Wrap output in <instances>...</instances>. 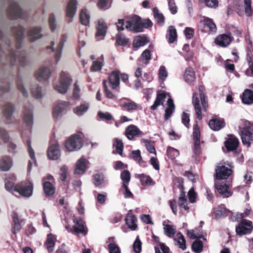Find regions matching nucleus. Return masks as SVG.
Listing matches in <instances>:
<instances>
[{
    "mask_svg": "<svg viewBox=\"0 0 253 253\" xmlns=\"http://www.w3.org/2000/svg\"><path fill=\"white\" fill-rule=\"evenodd\" d=\"M27 144L28 148V153L31 159L28 164V171L30 172L33 167L37 166V161L35 158V152L31 147V142L30 140L27 141Z\"/></svg>",
    "mask_w": 253,
    "mask_h": 253,
    "instance_id": "21",
    "label": "nucleus"
},
{
    "mask_svg": "<svg viewBox=\"0 0 253 253\" xmlns=\"http://www.w3.org/2000/svg\"><path fill=\"white\" fill-rule=\"evenodd\" d=\"M47 156L51 160H58L61 156L59 144L57 142L52 144L47 150Z\"/></svg>",
    "mask_w": 253,
    "mask_h": 253,
    "instance_id": "13",
    "label": "nucleus"
},
{
    "mask_svg": "<svg viewBox=\"0 0 253 253\" xmlns=\"http://www.w3.org/2000/svg\"><path fill=\"white\" fill-rule=\"evenodd\" d=\"M141 133L138 128L134 125L128 126L126 129L125 134L128 139H132L134 136Z\"/></svg>",
    "mask_w": 253,
    "mask_h": 253,
    "instance_id": "25",
    "label": "nucleus"
},
{
    "mask_svg": "<svg viewBox=\"0 0 253 253\" xmlns=\"http://www.w3.org/2000/svg\"><path fill=\"white\" fill-rule=\"evenodd\" d=\"M77 4V0H69L67 4L65 9V15L69 23L72 21L73 18L76 14Z\"/></svg>",
    "mask_w": 253,
    "mask_h": 253,
    "instance_id": "9",
    "label": "nucleus"
},
{
    "mask_svg": "<svg viewBox=\"0 0 253 253\" xmlns=\"http://www.w3.org/2000/svg\"><path fill=\"white\" fill-rule=\"evenodd\" d=\"M90 108V104L86 102L81 103L80 105L73 109L74 113L77 116L81 117L87 112Z\"/></svg>",
    "mask_w": 253,
    "mask_h": 253,
    "instance_id": "22",
    "label": "nucleus"
},
{
    "mask_svg": "<svg viewBox=\"0 0 253 253\" xmlns=\"http://www.w3.org/2000/svg\"><path fill=\"white\" fill-rule=\"evenodd\" d=\"M245 13L247 16H250L253 12L251 8V0H244Z\"/></svg>",
    "mask_w": 253,
    "mask_h": 253,
    "instance_id": "56",
    "label": "nucleus"
},
{
    "mask_svg": "<svg viewBox=\"0 0 253 253\" xmlns=\"http://www.w3.org/2000/svg\"><path fill=\"white\" fill-rule=\"evenodd\" d=\"M51 71L49 67L42 66L35 72L36 78L40 82H46L51 76Z\"/></svg>",
    "mask_w": 253,
    "mask_h": 253,
    "instance_id": "11",
    "label": "nucleus"
},
{
    "mask_svg": "<svg viewBox=\"0 0 253 253\" xmlns=\"http://www.w3.org/2000/svg\"><path fill=\"white\" fill-rule=\"evenodd\" d=\"M178 206L183 208L185 211H188L189 210V208L187 206V200L184 192H182L180 195L178 199Z\"/></svg>",
    "mask_w": 253,
    "mask_h": 253,
    "instance_id": "47",
    "label": "nucleus"
},
{
    "mask_svg": "<svg viewBox=\"0 0 253 253\" xmlns=\"http://www.w3.org/2000/svg\"><path fill=\"white\" fill-rule=\"evenodd\" d=\"M110 87L113 89H117L120 85V72L113 71L108 78Z\"/></svg>",
    "mask_w": 253,
    "mask_h": 253,
    "instance_id": "18",
    "label": "nucleus"
},
{
    "mask_svg": "<svg viewBox=\"0 0 253 253\" xmlns=\"http://www.w3.org/2000/svg\"><path fill=\"white\" fill-rule=\"evenodd\" d=\"M98 116L102 120L109 121L112 119L111 115L108 112H98Z\"/></svg>",
    "mask_w": 253,
    "mask_h": 253,
    "instance_id": "64",
    "label": "nucleus"
},
{
    "mask_svg": "<svg viewBox=\"0 0 253 253\" xmlns=\"http://www.w3.org/2000/svg\"><path fill=\"white\" fill-rule=\"evenodd\" d=\"M104 183V178L102 175L96 174L94 176V184L96 186L101 185Z\"/></svg>",
    "mask_w": 253,
    "mask_h": 253,
    "instance_id": "58",
    "label": "nucleus"
},
{
    "mask_svg": "<svg viewBox=\"0 0 253 253\" xmlns=\"http://www.w3.org/2000/svg\"><path fill=\"white\" fill-rule=\"evenodd\" d=\"M232 39L230 36L226 34L220 35L215 40V43L221 47H226L229 45Z\"/></svg>",
    "mask_w": 253,
    "mask_h": 253,
    "instance_id": "23",
    "label": "nucleus"
},
{
    "mask_svg": "<svg viewBox=\"0 0 253 253\" xmlns=\"http://www.w3.org/2000/svg\"><path fill=\"white\" fill-rule=\"evenodd\" d=\"M14 191L19 193L22 196L30 197L33 193V185L29 180L22 182L14 187Z\"/></svg>",
    "mask_w": 253,
    "mask_h": 253,
    "instance_id": "7",
    "label": "nucleus"
},
{
    "mask_svg": "<svg viewBox=\"0 0 253 253\" xmlns=\"http://www.w3.org/2000/svg\"><path fill=\"white\" fill-rule=\"evenodd\" d=\"M167 105V107L165 110V118L166 120H168L173 114L175 109L173 101L170 97L168 98Z\"/></svg>",
    "mask_w": 253,
    "mask_h": 253,
    "instance_id": "30",
    "label": "nucleus"
},
{
    "mask_svg": "<svg viewBox=\"0 0 253 253\" xmlns=\"http://www.w3.org/2000/svg\"><path fill=\"white\" fill-rule=\"evenodd\" d=\"M154 17L157 22L161 26H162L165 22V18L162 13L159 12L157 8H154L153 9Z\"/></svg>",
    "mask_w": 253,
    "mask_h": 253,
    "instance_id": "46",
    "label": "nucleus"
},
{
    "mask_svg": "<svg viewBox=\"0 0 253 253\" xmlns=\"http://www.w3.org/2000/svg\"><path fill=\"white\" fill-rule=\"evenodd\" d=\"M167 154L169 157L171 159H174L179 155V151L171 147H169L168 148Z\"/></svg>",
    "mask_w": 253,
    "mask_h": 253,
    "instance_id": "51",
    "label": "nucleus"
},
{
    "mask_svg": "<svg viewBox=\"0 0 253 253\" xmlns=\"http://www.w3.org/2000/svg\"><path fill=\"white\" fill-rule=\"evenodd\" d=\"M107 30L106 23L102 20L98 21L96 25L95 37L98 40H103L105 36Z\"/></svg>",
    "mask_w": 253,
    "mask_h": 253,
    "instance_id": "16",
    "label": "nucleus"
},
{
    "mask_svg": "<svg viewBox=\"0 0 253 253\" xmlns=\"http://www.w3.org/2000/svg\"><path fill=\"white\" fill-rule=\"evenodd\" d=\"M210 127L214 130H219L225 126V123L223 120L213 119L209 123Z\"/></svg>",
    "mask_w": 253,
    "mask_h": 253,
    "instance_id": "28",
    "label": "nucleus"
},
{
    "mask_svg": "<svg viewBox=\"0 0 253 253\" xmlns=\"http://www.w3.org/2000/svg\"><path fill=\"white\" fill-rule=\"evenodd\" d=\"M12 220L13 222V232L16 233L21 229L22 220L19 218L18 214L16 212H14L13 214Z\"/></svg>",
    "mask_w": 253,
    "mask_h": 253,
    "instance_id": "35",
    "label": "nucleus"
},
{
    "mask_svg": "<svg viewBox=\"0 0 253 253\" xmlns=\"http://www.w3.org/2000/svg\"><path fill=\"white\" fill-rule=\"evenodd\" d=\"M131 158L139 163L142 161V158L139 150L133 151L131 152Z\"/></svg>",
    "mask_w": 253,
    "mask_h": 253,
    "instance_id": "63",
    "label": "nucleus"
},
{
    "mask_svg": "<svg viewBox=\"0 0 253 253\" xmlns=\"http://www.w3.org/2000/svg\"><path fill=\"white\" fill-rule=\"evenodd\" d=\"M167 94L165 92L159 93L157 95L156 100L154 102V104L151 106L152 110H155L156 108L161 104H163V101L165 98H166Z\"/></svg>",
    "mask_w": 253,
    "mask_h": 253,
    "instance_id": "44",
    "label": "nucleus"
},
{
    "mask_svg": "<svg viewBox=\"0 0 253 253\" xmlns=\"http://www.w3.org/2000/svg\"><path fill=\"white\" fill-rule=\"evenodd\" d=\"M214 185L216 191L223 198H228L232 195V192L229 185L217 180H215Z\"/></svg>",
    "mask_w": 253,
    "mask_h": 253,
    "instance_id": "12",
    "label": "nucleus"
},
{
    "mask_svg": "<svg viewBox=\"0 0 253 253\" xmlns=\"http://www.w3.org/2000/svg\"><path fill=\"white\" fill-rule=\"evenodd\" d=\"M125 220L126 224L129 228L131 230H135L136 229V219L131 211H129L127 214Z\"/></svg>",
    "mask_w": 253,
    "mask_h": 253,
    "instance_id": "26",
    "label": "nucleus"
},
{
    "mask_svg": "<svg viewBox=\"0 0 253 253\" xmlns=\"http://www.w3.org/2000/svg\"><path fill=\"white\" fill-rule=\"evenodd\" d=\"M126 29L138 33L142 31V21L140 18L134 15L126 22Z\"/></svg>",
    "mask_w": 253,
    "mask_h": 253,
    "instance_id": "8",
    "label": "nucleus"
},
{
    "mask_svg": "<svg viewBox=\"0 0 253 253\" xmlns=\"http://www.w3.org/2000/svg\"><path fill=\"white\" fill-rule=\"evenodd\" d=\"M70 108V103L68 101L58 100L56 101L53 107L52 117L56 121L60 120L65 115L68 109Z\"/></svg>",
    "mask_w": 253,
    "mask_h": 253,
    "instance_id": "2",
    "label": "nucleus"
},
{
    "mask_svg": "<svg viewBox=\"0 0 253 253\" xmlns=\"http://www.w3.org/2000/svg\"><path fill=\"white\" fill-rule=\"evenodd\" d=\"M192 249L196 253H200L203 249V244L201 241L194 242L192 244Z\"/></svg>",
    "mask_w": 253,
    "mask_h": 253,
    "instance_id": "61",
    "label": "nucleus"
},
{
    "mask_svg": "<svg viewBox=\"0 0 253 253\" xmlns=\"http://www.w3.org/2000/svg\"><path fill=\"white\" fill-rule=\"evenodd\" d=\"M116 42L118 44L122 46L126 45L128 42V40L121 34H118L116 37Z\"/></svg>",
    "mask_w": 253,
    "mask_h": 253,
    "instance_id": "53",
    "label": "nucleus"
},
{
    "mask_svg": "<svg viewBox=\"0 0 253 253\" xmlns=\"http://www.w3.org/2000/svg\"><path fill=\"white\" fill-rule=\"evenodd\" d=\"M14 111V107L12 104L7 103L5 105L4 109V114L5 117L9 118L11 117Z\"/></svg>",
    "mask_w": 253,
    "mask_h": 253,
    "instance_id": "52",
    "label": "nucleus"
},
{
    "mask_svg": "<svg viewBox=\"0 0 253 253\" xmlns=\"http://www.w3.org/2000/svg\"><path fill=\"white\" fill-rule=\"evenodd\" d=\"M193 136L194 139V151L198 154L200 149V131L197 124L194 126Z\"/></svg>",
    "mask_w": 253,
    "mask_h": 253,
    "instance_id": "19",
    "label": "nucleus"
},
{
    "mask_svg": "<svg viewBox=\"0 0 253 253\" xmlns=\"http://www.w3.org/2000/svg\"><path fill=\"white\" fill-rule=\"evenodd\" d=\"M238 139L233 135H229L225 143V147L228 151L236 149L238 145Z\"/></svg>",
    "mask_w": 253,
    "mask_h": 253,
    "instance_id": "24",
    "label": "nucleus"
},
{
    "mask_svg": "<svg viewBox=\"0 0 253 253\" xmlns=\"http://www.w3.org/2000/svg\"><path fill=\"white\" fill-rule=\"evenodd\" d=\"M135 175L137 178L140 179L143 185L151 186L154 184L153 180L149 176L143 174H137Z\"/></svg>",
    "mask_w": 253,
    "mask_h": 253,
    "instance_id": "37",
    "label": "nucleus"
},
{
    "mask_svg": "<svg viewBox=\"0 0 253 253\" xmlns=\"http://www.w3.org/2000/svg\"><path fill=\"white\" fill-rule=\"evenodd\" d=\"M13 161L12 158L8 156H4L0 159V170L8 171L12 168Z\"/></svg>",
    "mask_w": 253,
    "mask_h": 253,
    "instance_id": "20",
    "label": "nucleus"
},
{
    "mask_svg": "<svg viewBox=\"0 0 253 253\" xmlns=\"http://www.w3.org/2000/svg\"><path fill=\"white\" fill-rule=\"evenodd\" d=\"M174 240L180 249L182 250L186 249V241L181 233H178L176 234L174 237Z\"/></svg>",
    "mask_w": 253,
    "mask_h": 253,
    "instance_id": "39",
    "label": "nucleus"
},
{
    "mask_svg": "<svg viewBox=\"0 0 253 253\" xmlns=\"http://www.w3.org/2000/svg\"><path fill=\"white\" fill-rule=\"evenodd\" d=\"M142 243L138 237H137L133 245V248L135 253H140L141 251Z\"/></svg>",
    "mask_w": 253,
    "mask_h": 253,
    "instance_id": "57",
    "label": "nucleus"
},
{
    "mask_svg": "<svg viewBox=\"0 0 253 253\" xmlns=\"http://www.w3.org/2000/svg\"><path fill=\"white\" fill-rule=\"evenodd\" d=\"M67 36L65 35H62L60 38V42H59L57 47L54 49L53 48V46L54 45V42H52V46L50 47L53 49V51L55 52V59L56 62H58L61 59L62 56V51L64 44V42L66 41Z\"/></svg>",
    "mask_w": 253,
    "mask_h": 253,
    "instance_id": "15",
    "label": "nucleus"
},
{
    "mask_svg": "<svg viewBox=\"0 0 253 253\" xmlns=\"http://www.w3.org/2000/svg\"><path fill=\"white\" fill-rule=\"evenodd\" d=\"M149 42L147 38L137 36L133 40V45L134 47L138 48L145 45Z\"/></svg>",
    "mask_w": 253,
    "mask_h": 253,
    "instance_id": "41",
    "label": "nucleus"
},
{
    "mask_svg": "<svg viewBox=\"0 0 253 253\" xmlns=\"http://www.w3.org/2000/svg\"><path fill=\"white\" fill-rule=\"evenodd\" d=\"M253 228L251 221L243 220L236 228V232L237 234L242 235L250 233Z\"/></svg>",
    "mask_w": 253,
    "mask_h": 253,
    "instance_id": "14",
    "label": "nucleus"
},
{
    "mask_svg": "<svg viewBox=\"0 0 253 253\" xmlns=\"http://www.w3.org/2000/svg\"><path fill=\"white\" fill-rule=\"evenodd\" d=\"M42 180L44 193L47 196L52 195L55 191V187L50 182L45 181V178H43Z\"/></svg>",
    "mask_w": 253,
    "mask_h": 253,
    "instance_id": "31",
    "label": "nucleus"
},
{
    "mask_svg": "<svg viewBox=\"0 0 253 253\" xmlns=\"http://www.w3.org/2000/svg\"><path fill=\"white\" fill-rule=\"evenodd\" d=\"M242 101L244 104H252L253 103V91L249 89H245L243 93Z\"/></svg>",
    "mask_w": 253,
    "mask_h": 253,
    "instance_id": "33",
    "label": "nucleus"
},
{
    "mask_svg": "<svg viewBox=\"0 0 253 253\" xmlns=\"http://www.w3.org/2000/svg\"><path fill=\"white\" fill-rule=\"evenodd\" d=\"M74 225L72 228H70L69 226H66V229L69 232L75 233L78 235L82 234L83 235H85L87 234V229L84 225V222L81 220L74 219Z\"/></svg>",
    "mask_w": 253,
    "mask_h": 253,
    "instance_id": "10",
    "label": "nucleus"
},
{
    "mask_svg": "<svg viewBox=\"0 0 253 253\" xmlns=\"http://www.w3.org/2000/svg\"><path fill=\"white\" fill-rule=\"evenodd\" d=\"M88 163V161L84 157H82L77 162L74 173L78 175L84 173L87 168Z\"/></svg>",
    "mask_w": 253,
    "mask_h": 253,
    "instance_id": "17",
    "label": "nucleus"
},
{
    "mask_svg": "<svg viewBox=\"0 0 253 253\" xmlns=\"http://www.w3.org/2000/svg\"><path fill=\"white\" fill-rule=\"evenodd\" d=\"M48 22L50 30L52 31H54L56 28V22L55 20V17L54 14H51L50 15Z\"/></svg>",
    "mask_w": 253,
    "mask_h": 253,
    "instance_id": "60",
    "label": "nucleus"
},
{
    "mask_svg": "<svg viewBox=\"0 0 253 253\" xmlns=\"http://www.w3.org/2000/svg\"><path fill=\"white\" fill-rule=\"evenodd\" d=\"M167 38L169 43H173L177 39L176 29L172 26L169 27Z\"/></svg>",
    "mask_w": 253,
    "mask_h": 253,
    "instance_id": "42",
    "label": "nucleus"
},
{
    "mask_svg": "<svg viewBox=\"0 0 253 253\" xmlns=\"http://www.w3.org/2000/svg\"><path fill=\"white\" fill-rule=\"evenodd\" d=\"M141 61L145 64H147L151 59V54L149 49H145L141 55Z\"/></svg>",
    "mask_w": 253,
    "mask_h": 253,
    "instance_id": "50",
    "label": "nucleus"
},
{
    "mask_svg": "<svg viewBox=\"0 0 253 253\" xmlns=\"http://www.w3.org/2000/svg\"><path fill=\"white\" fill-rule=\"evenodd\" d=\"M113 145L116 148L117 153L122 155L123 150V143L122 141L118 138H115L114 140Z\"/></svg>",
    "mask_w": 253,
    "mask_h": 253,
    "instance_id": "49",
    "label": "nucleus"
},
{
    "mask_svg": "<svg viewBox=\"0 0 253 253\" xmlns=\"http://www.w3.org/2000/svg\"><path fill=\"white\" fill-rule=\"evenodd\" d=\"M56 241L55 236L52 234H49L47 235L46 242L45 243V246L47 250L50 252H53L54 250V246L55 242Z\"/></svg>",
    "mask_w": 253,
    "mask_h": 253,
    "instance_id": "38",
    "label": "nucleus"
},
{
    "mask_svg": "<svg viewBox=\"0 0 253 253\" xmlns=\"http://www.w3.org/2000/svg\"><path fill=\"white\" fill-rule=\"evenodd\" d=\"M188 196L189 201L191 203H194L196 202V200L197 197V194L195 192L193 188H192L188 193Z\"/></svg>",
    "mask_w": 253,
    "mask_h": 253,
    "instance_id": "62",
    "label": "nucleus"
},
{
    "mask_svg": "<svg viewBox=\"0 0 253 253\" xmlns=\"http://www.w3.org/2000/svg\"><path fill=\"white\" fill-rule=\"evenodd\" d=\"M72 82V80L69 74L65 72H62L59 81L55 84L54 88L58 92L65 94L67 92Z\"/></svg>",
    "mask_w": 253,
    "mask_h": 253,
    "instance_id": "3",
    "label": "nucleus"
},
{
    "mask_svg": "<svg viewBox=\"0 0 253 253\" xmlns=\"http://www.w3.org/2000/svg\"><path fill=\"white\" fill-rule=\"evenodd\" d=\"M252 131H253V124L248 121H245V127L241 131V137L243 144L248 147L250 146L252 141H253Z\"/></svg>",
    "mask_w": 253,
    "mask_h": 253,
    "instance_id": "6",
    "label": "nucleus"
},
{
    "mask_svg": "<svg viewBox=\"0 0 253 253\" xmlns=\"http://www.w3.org/2000/svg\"><path fill=\"white\" fill-rule=\"evenodd\" d=\"M31 92L33 95L37 98H40L42 96V88L37 85H35L32 88Z\"/></svg>",
    "mask_w": 253,
    "mask_h": 253,
    "instance_id": "54",
    "label": "nucleus"
},
{
    "mask_svg": "<svg viewBox=\"0 0 253 253\" xmlns=\"http://www.w3.org/2000/svg\"><path fill=\"white\" fill-rule=\"evenodd\" d=\"M24 121L29 126L33 123V114L31 109H26L24 112Z\"/></svg>",
    "mask_w": 253,
    "mask_h": 253,
    "instance_id": "45",
    "label": "nucleus"
},
{
    "mask_svg": "<svg viewBox=\"0 0 253 253\" xmlns=\"http://www.w3.org/2000/svg\"><path fill=\"white\" fill-rule=\"evenodd\" d=\"M83 146V140L79 134H74L69 137L65 142L66 150L69 152L79 150Z\"/></svg>",
    "mask_w": 253,
    "mask_h": 253,
    "instance_id": "4",
    "label": "nucleus"
},
{
    "mask_svg": "<svg viewBox=\"0 0 253 253\" xmlns=\"http://www.w3.org/2000/svg\"><path fill=\"white\" fill-rule=\"evenodd\" d=\"M163 225L165 234L169 237H172L175 233V228L174 226L168 224L166 221L163 222Z\"/></svg>",
    "mask_w": 253,
    "mask_h": 253,
    "instance_id": "43",
    "label": "nucleus"
},
{
    "mask_svg": "<svg viewBox=\"0 0 253 253\" xmlns=\"http://www.w3.org/2000/svg\"><path fill=\"white\" fill-rule=\"evenodd\" d=\"M199 93H194L193 94L192 103L194 105L196 112L197 118L199 120L202 118L201 104L203 107L205 108L206 107V98L204 94V88L200 86L198 88Z\"/></svg>",
    "mask_w": 253,
    "mask_h": 253,
    "instance_id": "1",
    "label": "nucleus"
},
{
    "mask_svg": "<svg viewBox=\"0 0 253 253\" xmlns=\"http://www.w3.org/2000/svg\"><path fill=\"white\" fill-rule=\"evenodd\" d=\"M41 29L39 27H34L31 28L28 33L29 40L31 42H34L42 37L41 34Z\"/></svg>",
    "mask_w": 253,
    "mask_h": 253,
    "instance_id": "29",
    "label": "nucleus"
},
{
    "mask_svg": "<svg viewBox=\"0 0 253 253\" xmlns=\"http://www.w3.org/2000/svg\"><path fill=\"white\" fill-rule=\"evenodd\" d=\"M120 106L127 110H135L139 108V105L133 101H129L121 104Z\"/></svg>",
    "mask_w": 253,
    "mask_h": 253,
    "instance_id": "48",
    "label": "nucleus"
},
{
    "mask_svg": "<svg viewBox=\"0 0 253 253\" xmlns=\"http://www.w3.org/2000/svg\"><path fill=\"white\" fill-rule=\"evenodd\" d=\"M69 174L68 168L66 166H62L60 169V178L64 181L66 180Z\"/></svg>",
    "mask_w": 253,
    "mask_h": 253,
    "instance_id": "55",
    "label": "nucleus"
},
{
    "mask_svg": "<svg viewBox=\"0 0 253 253\" xmlns=\"http://www.w3.org/2000/svg\"><path fill=\"white\" fill-rule=\"evenodd\" d=\"M8 12L9 14L18 17H21L22 15V10L16 3L11 4L8 9Z\"/></svg>",
    "mask_w": 253,
    "mask_h": 253,
    "instance_id": "34",
    "label": "nucleus"
},
{
    "mask_svg": "<svg viewBox=\"0 0 253 253\" xmlns=\"http://www.w3.org/2000/svg\"><path fill=\"white\" fill-rule=\"evenodd\" d=\"M90 18V11L86 8L83 9L80 14V20L82 24L84 26L89 25Z\"/></svg>",
    "mask_w": 253,
    "mask_h": 253,
    "instance_id": "27",
    "label": "nucleus"
},
{
    "mask_svg": "<svg viewBox=\"0 0 253 253\" xmlns=\"http://www.w3.org/2000/svg\"><path fill=\"white\" fill-rule=\"evenodd\" d=\"M232 168L228 163L219 164L215 169V180L227 179L232 174Z\"/></svg>",
    "mask_w": 253,
    "mask_h": 253,
    "instance_id": "5",
    "label": "nucleus"
},
{
    "mask_svg": "<svg viewBox=\"0 0 253 253\" xmlns=\"http://www.w3.org/2000/svg\"><path fill=\"white\" fill-rule=\"evenodd\" d=\"M109 253H121V250L118 245L114 243V238L110 237L107 241Z\"/></svg>",
    "mask_w": 253,
    "mask_h": 253,
    "instance_id": "40",
    "label": "nucleus"
},
{
    "mask_svg": "<svg viewBox=\"0 0 253 253\" xmlns=\"http://www.w3.org/2000/svg\"><path fill=\"white\" fill-rule=\"evenodd\" d=\"M168 72L166 67L164 66H161L159 70V77L161 80H165L168 77Z\"/></svg>",
    "mask_w": 253,
    "mask_h": 253,
    "instance_id": "59",
    "label": "nucleus"
},
{
    "mask_svg": "<svg viewBox=\"0 0 253 253\" xmlns=\"http://www.w3.org/2000/svg\"><path fill=\"white\" fill-rule=\"evenodd\" d=\"M183 76L185 81L188 83L193 82L195 79L194 70L191 67H188L185 69Z\"/></svg>",
    "mask_w": 253,
    "mask_h": 253,
    "instance_id": "32",
    "label": "nucleus"
},
{
    "mask_svg": "<svg viewBox=\"0 0 253 253\" xmlns=\"http://www.w3.org/2000/svg\"><path fill=\"white\" fill-rule=\"evenodd\" d=\"M202 22L204 28H208L209 31L211 33H215L216 31V27L212 19L208 17H204Z\"/></svg>",
    "mask_w": 253,
    "mask_h": 253,
    "instance_id": "36",
    "label": "nucleus"
}]
</instances>
